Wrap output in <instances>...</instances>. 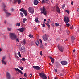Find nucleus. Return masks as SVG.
<instances>
[{"label": "nucleus", "mask_w": 79, "mask_h": 79, "mask_svg": "<svg viewBox=\"0 0 79 79\" xmlns=\"http://www.w3.org/2000/svg\"><path fill=\"white\" fill-rule=\"evenodd\" d=\"M50 60H51V62L52 63H54L55 62V59L51 57H50Z\"/></svg>", "instance_id": "2eb2a0df"}, {"label": "nucleus", "mask_w": 79, "mask_h": 79, "mask_svg": "<svg viewBox=\"0 0 79 79\" xmlns=\"http://www.w3.org/2000/svg\"><path fill=\"white\" fill-rule=\"evenodd\" d=\"M2 63L4 64L5 65H6V62H5L4 60H2Z\"/></svg>", "instance_id": "7c9ffc66"}, {"label": "nucleus", "mask_w": 79, "mask_h": 79, "mask_svg": "<svg viewBox=\"0 0 79 79\" xmlns=\"http://www.w3.org/2000/svg\"><path fill=\"white\" fill-rule=\"evenodd\" d=\"M24 76L25 77H27V75H26V73H24Z\"/></svg>", "instance_id": "3c124183"}, {"label": "nucleus", "mask_w": 79, "mask_h": 79, "mask_svg": "<svg viewBox=\"0 0 79 79\" xmlns=\"http://www.w3.org/2000/svg\"><path fill=\"white\" fill-rule=\"evenodd\" d=\"M71 5H74V4L73 3V2H71Z\"/></svg>", "instance_id": "4d7b16f0"}, {"label": "nucleus", "mask_w": 79, "mask_h": 79, "mask_svg": "<svg viewBox=\"0 0 79 79\" xmlns=\"http://www.w3.org/2000/svg\"><path fill=\"white\" fill-rule=\"evenodd\" d=\"M25 10L23 8H22L20 9V11H22V12H23Z\"/></svg>", "instance_id": "c756f323"}, {"label": "nucleus", "mask_w": 79, "mask_h": 79, "mask_svg": "<svg viewBox=\"0 0 79 79\" xmlns=\"http://www.w3.org/2000/svg\"><path fill=\"white\" fill-rule=\"evenodd\" d=\"M7 29L8 30V31H11V28H7Z\"/></svg>", "instance_id": "49530a36"}, {"label": "nucleus", "mask_w": 79, "mask_h": 79, "mask_svg": "<svg viewBox=\"0 0 79 79\" xmlns=\"http://www.w3.org/2000/svg\"><path fill=\"white\" fill-rule=\"evenodd\" d=\"M46 24L47 26H48V28H50V24H49V23H46Z\"/></svg>", "instance_id": "473e14b6"}, {"label": "nucleus", "mask_w": 79, "mask_h": 79, "mask_svg": "<svg viewBox=\"0 0 79 79\" xmlns=\"http://www.w3.org/2000/svg\"><path fill=\"white\" fill-rule=\"evenodd\" d=\"M17 42H19V40L18 38L17 39Z\"/></svg>", "instance_id": "052dcab7"}, {"label": "nucleus", "mask_w": 79, "mask_h": 79, "mask_svg": "<svg viewBox=\"0 0 79 79\" xmlns=\"http://www.w3.org/2000/svg\"><path fill=\"white\" fill-rule=\"evenodd\" d=\"M66 26L67 27H69L70 26V24L69 23H66Z\"/></svg>", "instance_id": "4c0bfd02"}, {"label": "nucleus", "mask_w": 79, "mask_h": 79, "mask_svg": "<svg viewBox=\"0 0 79 79\" xmlns=\"http://www.w3.org/2000/svg\"><path fill=\"white\" fill-rule=\"evenodd\" d=\"M77 11L79 13V8H78L77 9Z\"/></svg>", "instance_id": "680f3d73"}, {"label": "nucleus", "mask_w": 79, "mask_h": 79, "mask_svg": "<svg viewBox=\"0 0 79 79\" xmlns=\"http://www.w3.org/2000/svg\"><path fill=\"white\" fill-rule=\"evenodd\" d=\"M71 39H72V44H73V41H74V39H75V38H74V36H72L71 37Z\"/></svg>", "instance_id": "412c9836"}, {"label": "nucleus", "mask_w": 79, "mask_h": 79, "mask_svg": "<svg viewBox=\"0 0 79 79\" xmlns=\"http://www.w3.org/2000/svg\"><path fill=\"white\" fill-rule=\"evenodd\" d=\"M22 44H23L24 45H25L26 44V40H24L22 42Z\"/></svg>", "instance_id": "cd10ccee"}, {"label": "nucleus", "mask_w": 79, "mask_h": 79, "mask_svg": "<svg viewBox=\"0 0 79 79\" xmlns=\"http://www.w3.org/2000/svg\"><path fill=\"white\" fill-rule=\"evenodd\" d=\"M20 79H26V78H23V79L20 78Z\"/></svg>", "instance_id": "338daca9"}, {"label": "nucleus", "mask_w": 79, "mask_h": 79, "mask_svg": "<svg viewBox=\"0 0 79 79\" xmlns=\"http://www.w3.org/2000/svg\"><path fill=\"white\" fill-rule=\"evenodd\" d=\"M47 43H45V46H47Z\"/></svg>", "instance_id": "e2e57ef3"}, {"label": "nucleus", "mask_w": 79, "mask_h": 79, "mask_svg": "<svg viewBox=\"0 0 79 79\" xmlns=\"http://www.w3.org/2000/svg\"><path fill=\"white\" fill-rule=\"evenodd\" d=\"M26 21H27V19L26 18L24 19L22 21L23 23V24H24V23H25V22H26Z\"/></svg>", "instance_id": "aec40b11"}, {"label": "nucleus", "mask_w": 79, "mask_h": 79, "mask_svg": "<svg viewBox=\"0 0 79 79\" xmlns=\"http://www.w3.org/2000/svg\"><path fill=\"white\" fill-rule=\"evenodd\" d=\"M9 36L12 40H14L17 41V35L15 34L12 33H10Z\"/></svg>", "instance_id": "f257e3e1"}, {"label": "nucleus", "mask_w": 79, "mask_h": 79, "mask_svg": "<svg viewBox=\"0 0 79 79\" xmlns=\"http://www.w3.org/2000/svg\"><path fill=\"white\" fill-rule=\"evenodd\" d=\"M42 26L43 27H45V24L44 23L43 24Z\"/></svg>", "instance_id": "603ef678"}, {"label": "nucleus", "mask_w": 79, "mask_h": 79, "mask_svg": "<svg viewBox=\"0 0 79 79\" xmlns=\"http://www.w3.org/2000/svg\"><path fill=\"white\" fill-rule=\"evenodd\" d=\"M28 12H30V13H31V14H34V9L33 7H30L28 8Z\"/></svg>", "instance_id": "39448f33"}, {"label": "nucleus", "mask_w": 79, "mask_h": 79, "mask_svg": "<svg viewBox=\"0 0 79 79\" xmlns=\"http://www.w3.org/2000/svg\"><path fill=\"white\" fill-rule=\"evenodd\" d=\"M17 31H19V32H20V28L17 29Z\"/></svg>", "instance_id": "13d9d810"}, {"label": "nucleus", "mask_w": 79, "mask_h": 79, "mask_svg": "<svg viewBox=\"0 0 79 79\" xmlns=\"http://www.w3.org/2000/svg\"><path fill=\"white\" fill-rule=\"evenodd\" d=\"M61 63L63 66H64L67 64V62H66V61H61Z\"/></svg>", "instance_id": "f8f14e48"}, {"label": "nucleus", "mask_w": 79, "mask_h": 79, "mask_svg": "<svg viewBox=\"0 0 79 79\" xmlns=\"http://www.w3.org/2000/svg\"><path fill=\"white\" fill-rule=\"evenodd\" d=\"M5 57H2V61H3V60H5Z\"/></svg>", "instance_id": "37998d69"}, {"label": "nucleus", "mask_w": 79, "mask_h": 79, "mask_svg": "<svg viewBox=\"0 0 79 79\" xmlns=\"http://www.w3.org/2000/svg\"><path fill=\"white\" fill-rule=\"evenodd\" d=\"M65 8V4H63L62 6V9H64Z\"/></svg>", "instance_id": "2f4dec72"}, {"label": "nucleus", "mask_w": 79, "mask_h": 79, "mask_svg": "<svg viewBox=\"0 0 79 79\" xmlns=\"http://www.w3.org/2000/svg\"><path fill=\"white\" fill-rule=\"evenodd\" d=\"M47 23H50V19H48V21H47Z\"/></svg>", "instance_id": "58836bf2"}, {"label": "nucleus", "mask_w": 79, "mask_h": 79, "mask_svg": "<svg viewBox=\"0 0 79 79\" xmlns=\"http://www.w3.org/2000/svg\"><path fill=\"white\" fill-rule=\"evenodd\" d=\"M6 17H8V16H10L11 14L8 12H6Z\"/></svg>", "instance_id": "4be33fe9"}, {"label": "nucleus", "mask_w": 79, "mask_h": 79, "mask_svg": "<svg viewBox=\"0 0 79 79\" xmlns=\"http://www.w3.org/2000/svg\"><path fill=\"white\" fill-rule=\"evenodd\" d=\"M41 13L43 15H44L45 16H47V10H46V8L44 6H43L41 9Z\"/></svg>", "instance_id": "f03ea898"}, {"label": "nucleus", "mask_w": 79, "mask_h": 79, "mask_svg": "<svg viewBox=\"0 0 79 79\" xmlns=\"http://www.w3.org/2000/svg\"><path fill=\"white\" fill-rule=\"evenodd\" d=\"M11 75L8 72L6 73V77L7 79H11Z\"/></svg>", "instance_id": "9b49d317"}, {"label": "nucleus", "mask_w": 79, "mask_h": 79, "mask_svg": "<svg viewBox=\"0 0 79 79\" xmlns=\"http://www.w3.org/2000/svg\"><path fill=\"white\" fill-rule=\"evenodd\" d=\"M24 13L25 16H27V10H25L23 12Z\"/></svg>", "instance_id": "f3484780"}, {"label": "nucleus", "mask_w": 79, "mask_h": 79, "mask_svg": "<svg viewBox=\"0 0 79 79\" xmlns=\"http://www.w3.org/2000/svg\"><path fill=\"white\" fill-rule=\"evenodd\" d=\"M64 19L65 23H68L69 21V19L68 17H64Z\"/></svg>", "instance_id": "6e6552de"}, {"label": "nucleus", "mask_w": 79, "mask_h": 79, "mask_svg": "<svg viewBox=\"0 0 79 79\" xmlns=\"http://www.w3.org/2000/svg\"><path fill=\"white\" fill-rule=\"evenodd\" d=\"M20 73L21 74H23V72L21 71V70H20Z\"/></svg>", "instance_id": "864d4df0"}, {"label": "nucleus", "mask_w": 79, "mask_h": 79, "mask_svg": "<svg viewBox=\"0 0 79 79\" xmlns=\"http://www.w3.org/2000/svg\"><path fill=\"white\" fill-rule=\"evenodd\" d=\"M33 68H34L35 69L37 70V71H38L39 70V69H40V67L38 66H33Z\"/></svg>", "instance_id": "9d476101"}, {"label": "nucleus", "mask_w": 79, "mask_h": 79, "mask_svg": "<svg viewBox=\"0 0 79 79\" xmlns=\"http://www.w3.org/2000/svg\"><path fill=\"white\" fill-rule=\"evenodd\" d=\"M17 2L18 4H20V0H15L14 1V3H16Z\"/></svg>", "instance_id": "4468645a"}, {"label": "nucleus", "mask_w": 79, "mask_h": 79, "mask_svg": "<svg viewBox=\"0 0 79 79\" xmlns=\"http://www.w3.org/2000/svg\"><path fill=\"white\" fill-rule=\"evenodd\" d=\"M39 40L40 42V44H42V40Z\"/></svg>", "instance_id": "8fccbe9b"}, {"label": "nucleus", "mask_w": 79, "mask_h": 79, "mask_svg": "<svg viewBox=\"0 0 79 79\" xmlns=\"http://www.w3.org/2000/svg\"><path fill=\"white\" fill-rule=\"evenodd\" d=\"M73 25H72V26H71L70 27V28L71 29H73Z\"/></svg>", "instance_id": "de8ad7c7"}, {"label": "nucleus", "mask_w": 79, "mask_h": 79, "mask_svg": "<svg viewBox=\"0 0 79 79\" xmlns=\"http://www.w3.org/2000/svg\"><path fill=\"white\" fill-rule=\"evenodd\" d=\"M55 26H57V27L59 26H60V25H59V24H58L56 23H55Z\"/></svg>", "instance_id": "72a5a7b5"}, {"label": "nucleus", "mask_w": 79, "mask_h": 79, "mask_svg": "<svg viewBox=\"0 0 79 79\" xmlns=\"http://www.w3.org/2000/svg\"><path fill=\"white\" fill-rule=\"evenodd\" d=\"M25 30V28H22L20 29V32H24Z\"/></svg>", "instance_id": "a211bd4d"}, {"label": "nucleus", "mask_w": 79, "mask_h": 79, "mask_svg": "<svg viewBox=\"0 0 79 79\" xmlns=\"http://www.w3.org/2000/svg\"><path fill=\"white\" fill-rule=\"evenodd\" d=\"M2 7L3 8V11H6V9H5V7H6V6L4 4H2Z\"/></svg>", "instance_id": "dca6fc26"}, {"label": "nucleus", "mask_w": 79, "mask_h": 79, "mask_svg": "<svg viewBox=\"0 0 79 79\" xmlns=\"http://www.w3.org/2000/svg\"><path fill=\"white\" fill-rule=\"evenodd\" d=\"M35 21L36 23H38H38H39V18L38 17L36 18L35 19Z\"/></svg>", "instance_id": "b1692460"}, {"label": "nucleus", "mask_w": 79, "mask_h": 79, "mask_svg": "<svg viewBox=\"0 0 79 79\" xmlns=\"http://www.w3.org/2000/svg\"><path fill=\"white\" fill-rule=\"evenodd\" d=\"M45 21H46V19H44L43 22L44 23H45Z\"/></svg>", "instance_id": "6e6d98bb"}, {"label": "nucleus", "mask_w": 79, "mask_h": 79, "mask_svg": "<svg viewBox=\"0 0 79 79\" xmlns=\"http://www.w3.org/2000/svg\"><path fill=\"white\" fill-rule=\"evenodd\" d=\"M73 52H75V49H74V50H73Z\"/></svg>", "instance_id": "774afa93"}, {"label": "nucleus", "mask_w": 79, "mask_h": 79, "mask_svg": "<svg viewBox=\"0 0 79 79\" xmlns=\"http://www.w3.org/2000/svg\"><path fill=\"white\" fill-rule=\"evenodd\" d=\"M39 74L40 77H41V79H47V76H46V75L44 73L42 72L41 73H39Z\"/></svg>", "instance_id": "7ed1b4c3"}, {"label": "nucleus", "mask_w": 79, "mask_h": 79, "mask_svg": "<svg viewBox=\"0 0 79 79\" xmlns=\"http://www.w3.org/2000/svg\"><path fill=\"white\" fill-rule=\"evenodd\" d=\"M16 25V26H20V23H18Z\"/></svg>", "instance_id": "ea45409f"}, {"label": "nucleus", "mask_w": 79, "mask_h": 79, "mask_svg": "<svg viewBox=\"0 0 79 79\" xmlns=\"http://www.w3.org/2000/svg\"><path fill=\"white\" fill-rule=\"evenodd\" d=\"M49 1V0H43L42 1V3H44H44H47V2Z\"/></svg>", "instance_id": "6ab92c4d"}, {"label": "nucleus", "mask_w": 79, "mask_h": 79, "mask_svg": "<svg viewBox=\"0 0 79 79\" xmlns=\"http://www.w3.org/2000/svg\"><path fill=\"white\" fill-rule=\"evenodd\" d=\"M21 45L22 46L21 47L20 51L22 52V53H24V52H25V47H24V46L23 45V44H21Z\"/></svg>", "instance_id": "0eeeda50"}, {"label": "nucleus", "mask_w": 79, "mask_h": 79, "mask_svg": "<svg viewBox=\"0 0 79 79\" xmlns=\"http://www.w3.org/2000/svg\"><path fill=\"white\" fill-rule=\"evenodd\" d=\"M6 20H5L4 21V23L5 24H6Z\"/></svg>", "instance_id": "69168bd1"}, {"label": "nucleus", "mask_w": 79, "mask_h": 79, "mask_svg": "<svg viewBox=\"0 0 79 79\" xmlns=\"http://www.w3.org/2000/svg\"><path fill=\"white\" fill-rule=\"evenodd\" d=\"M56 10L58 12V13H60V8H59V7H57Z\"/></svg>", "instance_id": "393cba45"}, {"label": "nucleus", "mask_w": 79, "mask_h": 79, "mask_svg": "<svg viewBox=\"0 0 79 79\" xmlns=\"http://www.w3.org/2000/svg\"><path fill=\"white\" fill-rule=\"evenodd\" d=\"M35 44L37 46H39V41H36Z\"/></svg>", "instance_id": "5701e85b"}, {"label": "nucleus", "mask_w": 79, "mask_h": 79, "mask_svg": "<svg viewBox=\"0 0 79 79\" xmlns=\"http://www.w3.org/2000/svg\"><path fill=\"white\" fill-rule=\"evenodd\" d=\"M57 47L59 50H60V51L61 52H63L64 50V47H63V46H60L59 45H58L57 46Z\"/></svg>", "instance_id": "423d86ee"}, {"label": "nucleus", "mask_w": 79, "mask_h": 79, "mask_svg": "<svg viewBox=\"0 0 79 79\" xmlns=\"http://www.w3.org/2000/svg\"><path fill=\"white\" fill-rule=\"evenodd\" d=\"M20 69H21V70H23L24 69H23V68L22 67H20Z\"/></svg>", "instance_id": "c03bdc74"}, {"label": "nucleus", "mask_w": 79, "mask_h": 79, "mask_svg": "<svg viewBox=\"0 0 79 79\" xmlns=\"http://www.w3.org/2000/svg\"><path fill=\"white\" fill-rule=\"evenodd\" d=\"M11 11H14V9H12Z\"/></svg>", "instance_id": "0e129e2a"}, {"label": "nucleus", "mask_w": 79, "mask_h": 79, "mask_svg": "<svg viewBox=\"0 0 79 79\" xmlns=\"http://www.w3.org/2000/svg\"><path fill=\"white\" fill-rule=\"evenodd\" d=\"M40 55H41V56H42V51H40Z\"/></svg>", "instance_id": "c9c22d12"}, {"label": "nucleus", "mask_w": 79, "mask_h": 79, "mask_svg": "<svg viewBox=\"0 0 79 79\" xmlns=\"http://www.w3.org/2000/svg\"><path fill=\"white\" fill-rule=\"evenodd\" d=\"M15 69L16 71H18V72H19V73H20V70L19 69H18V68H15Z\"/></svg>", "instance_id": "a878e982"}, {"label": "nucleus", "mask_w": 79, "mask_h": 79, "mask_svg": "<svg viewBox=\"0 0 79 79\" xmlns=\"http://www.w3.org/2000/svg\"><path fill=\"white\" fill-rule=\"evenodd\" d=\"M38 3H39V1H38L36 0H34V4L35 5H38Z\"/></svg>", "instance_id": "ddd939ff"}, {"label": "nucleus", "mask_w": 79, "mask_h": 79, "mask_svg": "<svg viewBox=\"0 0 79 79\" xmlns=\"http://www.w3.org/2000/svg\"><path fill=\"white\" fill-rule=\"evenodd\" d=\"M39 74L40 77H41V79H47V76H46V75L44 73L42 72L41 73H39Z\"/></svg>", "instance_id": "20e7f679"}, {"label": "nucleus", "mask_w": 79, "mask_h": 79, "mask_svg": "<svg viewBox=\"0 0 79 79\" xmlns=\"http://www.w3.org/2000/svg\"><path fill=\"white\" fill-rule=\"evenodd\" d=\"M15 55L16 58H17L18 60H19V58L18 57V56H17V54H15Z\"/></svg>", "instance_id": "f704fd0d"}, {"label": "nucleus", "mask_w": 79, "mask_h": 79, "mask_svg": "<svg viewBox=\"0 0 79 79\" xmlns=\"http://www.w3.org/2000/svg\"><path fill=\"white\" fill-rule=\"evenodd\" d=\"M67 13H68V14H69V10H66L65 11Z\"/></svg>", "instance_id": "09e8293b"}, {"label": "nucleus", "mask_w": 79, "mask_h": 79, "mask_svg": "<svg viewBox=\"0 0 79 79\" xmlns=\"http://www.w3.org/2000/svg\"><path fill=\"white\" fill-rule=\"evenodd\" d=\"M22 61H26V59L24 58H23L22 59Z\"/></svg>", "instance_id": "e433bc0d"}, {"label": "nucleus", "mask_w": 79, "mask_h": 79, "mask_svg": "<svg viewBox=\"0 0 79 79\" xmlns=\"http://www.w3.org/2000/svg\"><path fill=\"white\" fill-rule=\"evenodd\" d=\"M32 74H31L30 75V77H32Z\"/></svg>", "instance_id": "bf43d9fd"}, {"label": "nucleus", "mask_w": 79, "mask_h": 79, "mask_svg": "<svg viewBox=\"0 0 79 79\" xmlns=\"http://www.w3.org/2000/svg\"><path fill=\"white\" fill-rule=\"evenodd\" d=\"M69 30H67V33L68 34H69Z\"/></svg>", "instance_id": "a18cd8bd"}, {"label": "nucleus", "mask_w": 79, "mask_h": 79, "mask_svg": "<svg viewBox=\"0 0 79 79\" xmlns=\"http://www.w3.org/2000/svg\"><path fill=\"white\" fill-rule=\"evenodd\" d=\"M28 37H29L31 39H32V38H33V37H33V35H31V34H30L29 35Z\"/></svg>", "instance_id": "bb28decb"}, {"label": "nucleus", "mask_w": 79, "mask_h": 79, "mask_svg": "<svg viewBox=\"0 0 79 79\" xmlns=\"http://www.w3.org/2000/svg\"><path fill=\"white\" fill-rule=\"evenodd\" d=\"M20 15H21V16L22 17H23V16H24V15H23V13H20Z\"/></svg>", "instance_id": "a19ab883"}, {"label": "nucleus", "mask_w": 79, "mask_h": 79, "mask_svg": "<svg viewBox=\"0 0 79 79\" xmlns=\"http://www.w3.org/2000/svg\"><path fill=\"white\" fill-rule=\"evenodd\" d=\"M17 54L18 55H19V56L20 57V52H18L17 53Z\"/></svg>", "instance_id": "79ce46f5"}, {"label": "nucleus", "mask_w": 79, "mask_h": 79, "mask_svg": "<svg viewBox=\"0 0 79 79\" xmlns=\"http://www.w3.org/2000/svg\"><path fill=\"white\" fill-rule=\"evenodd\" d=\"M40 47L41 48H44V46L42 44H40Z\"/></svg>", "instance_id": "c85d7f7f"}, {"label": "nucleus", "mask_w": 79, "mask_h": 79, "mask_svg": "<svg viewBox=\"0 0 79 79\" xmlns=\"http://www.w3.org/2000/svg\"><path fill=\"white\" fill-rule=\"evenodd\" d=\"M48 37H47V35H45L42 37V38L44 40V41H46V40H47L48 39Z\"/></svg>", "instance_id": "1a4fd4ad"}, {"label": "nucleus", "mask_w": 79, "mask_h": 79, "mask_svg": "<svg viewBox=\"0 0 79 79\" xmlns=\"http://www.w3.org/2000/svg\"><path fill=\"white\" fill-rule=\"evenodd\" d=\"M55 71L56 72H56H58V70L56 69H55Z\"/></svg>", "instance_id": "5fc2aeb1"}]
</instances>
